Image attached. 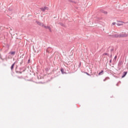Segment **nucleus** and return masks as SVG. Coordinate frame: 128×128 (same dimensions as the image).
<instances>
[{
    "mask_svg": "<svg viewBox=\"0 0 128 128\" xmlns=\"http://www.w3.org/2000/svg\"><path fill=\"white\" fill-rule=\"evenodd\" d=\"M49 31L50 32H52V28H50V27L49 28Z\"/></svg>",
    "mask_w": 128,
    "mask_h": 128,
    "instance_id": "nucleus-20",
    "label": "nucleus"
},
{
    "mask_svg": "<svg viewBox=\"0 0 128 128\" xmlns=\"http://www.w3.org/2000/svg\"><path fill=\"white\" fill-rule=\"evenodd\" d=\"M50 26H44V28H48V30L50 28Z\"/></svg>",
    "mask_w": 128,
    "mask_h": 128,
    "instance_id": "nucleus-15",
    "label": "nucleus"
},
{
    "mask_svg": "<svg viewBox=\"0 0 128 128\" xmlns=\"http://www.w3.org/2000/svg\"><path fill=\"white\" fill-rule=\"evenodd\" d=\"M14 64H16V62H14L11 66V70H14Z\"/></svg>",
    "mask_w": 128,
    "mask_h": 128,
    "instance_id": "nucleus-8",
    "label": "nucleus"
},
{
    "mask_svg": "<svg viewBox=\"0 0 128 128\" xmlns=\"http://www.w3.org/2000/svg\"><path fill=\"white\" fill-rule=\"evenodd\" d=\"M59 24L60 26H64V24L63 23L60 22L59 23Z\"/></svg>",
    "mask_w": 128,
    "mask_h": 128,
    "instance_id": "nucleus-11",
    "label": "nucleus"
},
{
    "mask_svg": "<svg viewBox=\"0 0 128 128\" xmlns=\"http://www.w3.org/2000/svg\"><path fill=\"white\" fill-rule=\"evenodd\" d=\"M116 86H118V84H117Z\"/></svg>",
    "mask_w": 128,
    "mask_h": 128,
    "instance_id": "nucleus-27",
    "label": "nucleus"
},
{
    "mask_svg": "<svg viewBox=\"0 0 128 128\" xmlns=\"http://www.w3.org/2000/svg\"><path fill=\"white\" fill-rule=\"evenodd\" d=\"M86 74H87V76H90V74L88 73L87 72H86Z\"/></svg>",
    "mask_w": 128,
    "mask_h": 128,
    "instance_id": "nucleus-21",
    "label": "nucleus"
},
{
    "mask_svg": "<svg viewBox=\"0 0 128 128\" xmlns=\"http://www.w3.org/2000/svg\"><path fill=\"white\" fill-rule=\"evenodd\" d=\"M9 54H12V56H14V54H16V51H14V52H9Z\"/></svg>",
    "mask_w": 128,
    "mask_h": 128,
    "instance_id": "nucleus-5",
    "label": "nucleus"
},
{
    "mask_svg": "<svg viewBox=\"0 0 128 128\" xmlns=\"http://www.w3.org/2000/svg\"><path fill=\"white\" fill-rule=\"evenodd\" d=\"M30 59H28V64H30Z\"/></svg>",
    "mask_w": 128,
    "mask_h": 128,
    "instance_id": "nucleus-18",
    "label": "nucleus"
},
{
    "mask_svg": "<svg viewBox=\"0 0 128 128\" xmlns=\"http://www.w3.org/2000/svg\"><path fill=\"white\" fill-rule=\"evenodd\" d=\"M104 80H106V79H104Z\"/></svg>",
    "mask_w": 128,
    "mask_h": 128,
    "instance_id": "nucleus-28",
    "label": "nucleus"
},
{
    "mask_svg": "<svg viewBox=\"0 0 128 128\" xmlns=\"http://www.w3.org/2000/svg\"><path fill=\"white\" fill-rule=\"evenodd\" d=\"M41 26L44 28V26H44V24L42 23V24H41Z\"/></svg>",
    "mask_w": 128,
    "mask_h": 128,
    "instance_id": "nucleus-17",
    "label": "nucleus"
},
{
    "mask_svg": "<svg viewBox=\"0 0 128 128\" xmlns=\"http://www.w3.org/2000/svg\"><path fill=\"white\" fill-rule=\"evenodd\" d=\"M114 38H120V34H115L114 35Z\"/></svg>",
    "mask_w": 128,
    "mask_h": 128,
    "instance_id": "nucleus-10",
    "label": "nucleus"
},
{
    "mask_svg": "<svg viewBox=\"0 0 128 128\" xmlns=\"http://www.w3.org/2000/svg\"><path fill=\"white\" fill-rule=\"evenodd\" d=\"M128 34H119V38H126L128 36Z\"/></svg>",
    "mask_w": 128,
    "mask_h": 128,
    "instance_id": "nucleus-1",
    "label": "nucleus"
},
{
    "mask_svg": "<svg viewBox=\"0 0 128 128\" xmlns=\"http://www.w3.org/2000/svg\"><path fill=\"white\" fill-rule=\"evenodd\" d=\"M100 12L102 14H108V12L106 11H104V10H100Z\"/></svg>",
    "mask_w": 128,
    "mask_h": 128,
    "instance_id": "nucleus-7",
    "label": "nucleus"
},
{
    "mask_svg": "<svg viewBox=\"0 0 128 128\" xmlns=\"http://www.w3.org/2000/svg\"><path fill=\"white\" fill-rule=\"evenodd\" d=\"M110 64H112V59H110Z\"/></svg>",
    "mask_w": 128,
    "mask_h": 128,
    "instance_id": "nucleus-26",
    "label": "nucleus"
},
{
    "mask_svg": "<svg viewBox=\"0 0 128 128\" xmlns=\"http://www.w3.org/2000/svg\"><path fill=\"white\" fill-rule=\"evenodd\" d=\"M64 69H62V68L61 69V70H60V71H61V72H62V74H64Z\"/></svg>",
    "mask_w": 128,
    "mask_h": 128,
    "instance_id": "nucleus-14",
    "label": "nucleus"
},
{
    "mask_svg": "<svg viewBox=\"0 0 128 128\" xmlns=\"http://www.w3.org/2000/svg\"><path fill=\"white\" fill-rule=\"evenodd\" d=\"M103 56H109L110 54H108V53H104V54H103Z\"/></svg>",
    "mask_w": 128,
    "mask_h": 128,
    "instance_id": "nucleus-16",
    "label": "nucleus"
},
{
    "mask_svg": "<svg viewBox=\"0 0 128 128\" xmlns=\"http://www.w3.org/2000/svg\"><path fill=\"white\" fill-rule=\"evenodd\" d=\"M9 10L10 11V10L9 9Z\"/></svg>",
    "mask_w": 128,
    "mask_h": 128,
    "instance_id": "nucleus-29",
    "label": "nucleus"
},
{
    "mask_svg": "<svg viewBox=\"0 0 128 128\" xmlns=\"http://www.w3.org/2000/svg\"><path fill=\"white\" fill-rule=\"evenodd\" d=\"M124 64V62H122V60H119L118 62V68H120Z\"/></svg>",
    "mask_w": 128,
    "mask_h": 128,
    "instance_id": "nucleus-2",
    "label": "nucleus"
},
{
    "mask_svg": "<svg viewBox=\"0 0 128 128\" xmlns=\"http://www.w3.org/2000/svg\"><path fill=\"white\" fill-rule=\"evenodd\" d=\"M53 50L52 49V48H50L48 47L46 50V52H52Z\"/></svg>",
    "mask_w": 128,
    "mask_h": 128,
    "instance_id": "nucleus-4",
    "label": "nucleus"
},
{
    "mask_svg": "<svg viewBox=\"0 0 128 128\" xmlns=\"http://www.w3.org/2000/svg\"><path fill=\"white\" fill-rule=\"evenodd\" d=\"M116 58H118V56H116L114 58V60H116Z\"/></svg>",
    "mask_w": 128,
    "mask_h": 128,
    "instance_id": "nucleus-24",
    "label": "nucleus"
},
{
    "mask_svg": "<svg viewBox=\"0 0 128 128\" xmlns=\"http://www.w3.org/2000/svg\"><path fill=\"white\" fill-rule=\"evenodd\" d=\"M117 26H122V24H120V23H118Z\"/></svg>",
    "mask_w": 128,
    "mask_h": 128,
    "instance_id": "nucleus-19",
    "label": "nucleus"
},
{
    "mask_svg": "<svg viewBox=\"0 0 128 128\" xmlns=\"http://www.w3.org/2000/svg\"><path fill=\"white\" fill-rule=\"evenodd\" d=\"M116 22H112V26H114V24H116Z\"/></svg>",
    "mask_w": 128,
    "mask_h": 128,
    "instance_id": "nucleus-22",
    "label": "nucleus"
},
{
    "mask_svg": "<svg viewBox=\"0 0 128 128\" xmlns=\"http://www.w3.org/2000/svg\"><path fill=\"white\" fill-rule=\"evenodd\" d=\"M110 52H114V48H112V49L110 50Z\"/></svg>",
    "mask_w": 128,
    "mask_h": 128,
    "instance_id": "nucleus-25",
    "label": "nucleus"
},
{
    "mask_svg": "<svg viewBox=\"0 0 128 128\" xmlns=\"http://www.w3.org/2000/svg\"><path fill=\"white\" fill-rule=\"evenodd\" d=\"M112 58V54H110V58Z\"/></svg>",
    "mask_w": 128,
    "mask_h": 128,
    "instance_id": "nucleus-23",
    "label": "nucleus"
},
{
    "mask_svg": "<svg viewBox=\"0 0 128 128\" xmlns=\"http://www.w3.org/2000/svg\"><path fill=\"white\" fill-rule=\"evenodd\" d=\"M128 74V72H124V74H123V75L122 76V78H124V76H126V74Z\"/></svg>",
    "mask_w": 128,
    "mask_h": 128,
    "instance_id": "nucleus-6",
    "label": "nucleus"
},
{
    "mask_svg": "<svg viewBox=\"0 0 128 128\" xmlns=\"http://www.w3.org/2000/svg\"><path fill=\"white\" fill-rule=\"evenodd\" d=\"M69 2H72L73 4H76V2L72 1V0H69Z\"/></svg>",
    "mask_w": 128,
    "mask_h": 128,
    "instance_id": "nucleus-13",
    "label": "nucleus"
},
{
    "mask_svg": "<svg viewBox=\"0 0 128 128\" xmlns=\"http://www.w3.org/2000/svg\"><path fill=\"white\" fill-rule=\"evenodd\" d=\"M36 24H38V26H42V22H40L36 20Z\"/></svg>",
    "mask_w": 128,
    "mask_h": 128,
    "instance_id": "nucleus-9",
    "label": "nucleus"
},
{
    "mask_svg": "<svg viewBox=\"0 0 128 128\" xmlns=\"http://www.w3.org/2000/svg\"><path fill=\"white\" fill-rule=\"evenodd\" d=\"M40 10H42V12H46V10H48V8L46 6H44V8H40Z\"/></svg>",
    "mask_w": 128,
    "mask_h": 128,
    "instance_id": "nucleus-3",
    "label": "nucleus"
},
{
    "mask_svg": "<svg viewBox=\"0 0 128 128\" xmlns=\"http://www.w3.org/2000/svg\"><path fill=\"white\" fill-rule=\"evenodd\" d=\"M102 72H104V70H101L100 72H99L98 74V76H100V74H102Z\"/></svg>",
    "mask_w": 128,
    "mask_h": 128,
    "instance_id": "nucleus-12",
    "label": "nucleus"
}]
</instances>
